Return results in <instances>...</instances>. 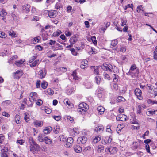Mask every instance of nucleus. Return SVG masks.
I'll list each match as a JSON object with an SVG mask.
<instances>
[{
    "label": "nucleus",
    "mask_w": 157,
    "mask_h": 157,
    "mask_svg": "<svg viewBox=\"0 0 157 157\" xmlns=\"http://www.w3.org/2000/svg\"><path fill=\"white\" fill-rule=\"evenodd\" d=\"M40 150V146L36 143L32 144L30 146V151L34 154L35 151H38Z\"/></svg>",
    "instance_id": "f257e3e1"
},
{
    "label": "nucleus",
    "mask_w": 157,
    "mask_h": 157,
    "mask_svg": "<svg viewBox=\"0 0 157 157\" xmlns=\"http://www.w3.org/2000/svg\"><path fill=\"white\" fill-rule=\"evenodd\" d=\"M101 68L104 70L108 71H112V66L109 63H104L101 66Z\"/></svg>",
    "instance_id": "f03ea898"
},
{
    "label": "nucleus",
    "mask_w": 157,
    "mask_h": 157,
    "mask_svg": "<svg viewBox=\"0 0 157 157\" xmlns=\"http://www.w3.org/2000/svg\"><path fill=\"white\" fill-rule=\"evenodd\" d=\"M1 148V157H8L7 152L8 151V149L7 147H3L2 146L0 147Z\"/></svg>",
    "instance_id": "7ed1b4c3"
},
{
    "label": "nucleus",
    "mask_w": 157,
    "mask_h": 157,
    "mask_svg": "<svg viewBox=\"0 0 157 157\" xmlns=\"http://www.w3.org/2000/svg\"><path fill=\"white\" fill-rule=\"evenodd\" d=\"M38 98V95L36 92H32L30 94V101L33 102Z\"/></svg>",
    "instance_id": "20e7f679"
},
{
    "label": "nucleus",
    "mask_w": 157,
    "mask_h": 157,
    "mask_svg": "<svg viewBox=\"0 0 157 157\" xmlns=\"http://www.w3.org/2000/svg\"><path fill=\"white\" fill-rule=\"evenodd\" d=\"M106 152H109L111 154H114L117 152V148L116 147H110L105 149Z\"/></svg>",
    "instance_id": "39448f33"
},
{
    "label": "nucleus",
    "mask_w": 157,
    "mask_h": 157,
    "mask_svg": "<svg viewBox=\"0 0 157 157\" xmlns=\"http://www.w3.org/2000/svg\"><path fill=\"white\" fill-rule=\"evenodd\" d=\"M66 143L65 146L66 147L69 148L71 147L73 142V139L72 137H69L67 138Z\"/></svg>",
    "instance_id": "423d86ee"
},
{
    "label": "nucleus",
    "mask_w": 157,
    "mask_h": 157,
    "mask_svg": "<svg viewBox=\"0 0 157 157\" xmlns=\"http://www.w3.org/2000/svg\"><path fill=\"white\" fill-rule=\"evenodd\" d=\"M134 92L135 95L139 99L141 100L143 98L141 96L142 92L140 89L136 88L134 90Z\"/></svg>",
    "instance_id": "0eeeda50"
},
{
    "label": "nucleus",
    "mask_w": 157,
    "mask_h": 157,
    "mask_svg": "<svg viewBox=\"0 0 157 157\" xmlns=\"http://www.w3.org/2000/svg\"><path fill=\"white\" fill-rule=\"evenodd\" d=\"M87 140L86 137L82 136L78 137L77 140V142L78 144H83L86 142Z\"/></svg>",
    "instance_id": "6e6552de"
},
{
    "label": "nucleus",
    "mask_w": 157,
    "mask_h": 157,
    "mask_svg": "<svg viewBox=\"0 0 157 157\" xmlns=\"http://www.w3.org/2000/svg\"><path fill=\"white\" fill-rule=\"evenodd\" d=\"M127 116L124 114H120L116 117V120L118 121H124L126 120Z\"/></svg>",
    "instance_id": "1a4fd4ad"
},
{
    "label": "nucleus",
    "mask_w": 157,
    "mask_h": 157,
    "mask_svg": "<svg viewBox=\"0 0 157 157\" xmlns=\"http://www.w3.org/2000/svg\"><path fill=\"white\" fill-rule=\"evenodd\" d=\"M141 141L138 140L134 142L132 145V147L133 149H136L140 147Z\"/></svg>",
    "instance_id": "9d476101"
},
{
    "label": "nucleus",
    "mask_w": 157,
    "mask_h": 157,
    "mask_svg": "<svg viewBox=\"0 0 157 157\" xmlns=\"http://www.w3.org/2000/svg\"><path fill=\"white\" fill-rule=\"evenodd\" d=\"M112 140V139L110 137L107 136L102 139V143L103 144H106L110 143Z\"/></svg>",
    "instance_id": "9b49d317"
},
{
    "label": "nucleus",
    "mask_w": 157,
    "mask_h": 157,
    "mask_svg": "<svg viewBox=\"0 0 157 157\" xmlns=\"http://www.w3.org/2000/svg\"><path fill=\"white\" fill-rule=\"evenodd\" d=\"M44 72L42 70L39 71L38 74L39 78L42 79L45 77L46 75V70L45 68H44Z\"/></svg>",
    "instance_id": "f8f14e48"
},
{
    "label": "nucleus",
    "mask_w": 157,
    "mask_h": 157,
    "mask_svg": "<svg viewBox=\"0 0 157 157\" xmlns=\"http://www.w3.org/2000/svg\"><path fill=\"white\" fill-rule=\"evenodd\" d=\"M73 147L75 152L80 153L82 151V147L79 145L75 144Z\"/></svg>",
    "instance_id": "ddd939ff"
},
{
    "label": "nucleus",
    "mask_w": 157,
    "mask_h": 157,
    "mask_svg": "<svg viewBox=\"0 0 157 157\" xmlns=\"http://www.w3.org/2000/svg\"><path fill=\"white\" fill-rule=\"evenodd\" d=\"M23 75V72L22 71L18 70L13 74L14 76L17 78L21 77Z\"/></svg>",
    "instance_id": "4468645a"
},
{
    "label": "nucleus",
    "mask_w": 157,
    "mask_h": 157,
    "mask_svg": "<svg viewBox=\"0 0 157 157\" xmlns=\"http://www.w3.org/2000/svg\"><path fill=\"white\" fill-rule=\"evenodd\" d=\"M57 12L54 10L49 11L48 13L49 17L51 18H53L56 16Z\"/></svg>",
    "instance_id": "2eb2a0df"
},
{
    "label": "nucleus",
    "mask_w": 157,
    "mask_h": 157,
    "mask_svg": "<svg viewBox=\"0 0 157 157\" xmlns=\"http://www.w3.org/2000/svg\"><path fill=\"white\" fill-rule=\"evenodd\" d=\"M97 110L98 111V114L99 115H101L104 113L105 109L103 106H100L98 107Z\"/></svg>",
    "instance_id": "dca6fc26"
},
{
    "label": "nucleus",
    "mask_w": 157,
    "mask_h": 157,
    "mask_svg": "<svg viewBox=\"0 0 157 157\" xmlns=\"http://www.w3.org/2000/svg\"><path fill=\"white\" fill-rule=\"evenodd\" d=\"M46 137L44 134H40L37 137V140L40 142H43L44 141Z\"/></svg>",
    "instance_id": "f3484780"
},
{
    "label": "nucleus",
    "mask_w": 157,
    "mask_h": 157,
    "mask_svg": "<svg viewBox=\"0 0 157 157\" xmlns=\"http://www.w3.org/2000/svg\"><path fill=\"white\" fill-rule=\"evenodd\" d=\"M52 48L53 49L54 51H56L59 50H62L63 49L62 46L60 45V44L59 43L56 44Z\"/></svg>",
    "instance_id": "a211bd4d"
},
{
    "label": "nucleus",
    "mask_w": 157,
    "mask_h": 157,
    "mask_svg": "<svg viewBox=\"0 0 157 157\" xmlns=\"http://www.w3.org/2000/svg\"><path fill=\"white\" fill-rule=\"evenodd\" d=\"M136 65L135 64L132 66L129 70V72L131 74H135V73L133 71L136 70V72L138 74L139 71L137 69H136Z\"/></svg>",
    "instance_id": "6ab92c4d"
},
{
    "label": "nucleus",
    "mask_w": 157,
    "mask_h": 157,
    "mask_svg": "<svg viewBox=\"0 0 157 157\" xmlns=\"http://www.w3.org/2000/svg\"><path fill=\"white\" fill-rule=\"evenodd\" d=\"M33 124L36 127H40L42 126L43 124L42 121L38 120L34 121Z\"/></svg>",
    "instance_id": "aec40b11"
},
{
    "label": "nucleus",
    "mask_w": 157,
    "mask_h": 157,
    "mask_svg": "<svg viewBox=\"0 0 157 157\" xmlns=\"http://www.w3.org/2000/svg\"><path fill=\"white\" fill-rule=\"evenodd\" d=\"M52 130V128L50 126H48L45 128L43 132L45 134H49Z\"/></svg>",
    "instance_id": "412c9836"
},
{
    "label": "nucleus",
    "mask_w": 157,
    "mask_h": 157,
    "mask_svg": "<svg viewBox=\"0 0 157 157\" xmlns=\"http://www.w3.org/2000/svg\"><path fill=\"white\" fill-rule=\"evenodd\" d=\"M79 107L82 108H83L85 109V110H87L89 108V106L85 103L82 102L79 105Z\"/></svg>",
    "instance_id": "4be33fe9"
},
{
    "label": "nucleus",
    "mask_w": 157,
    "mask_h": 157,
    "mask_svg": "<svg viewBox=\"0 0 157 157\" xmlns=\"http://www.w3.org/2000/svg\"><path fill=\"white\" fill-rule=\"evenodd\" d=\"M77 39L76 36L74 35L71 37L69 41L71 44H74L77 41Z\"/></svg>",
    "instance_id": "5701e85b"
},
{
    "label": "nucleus",
    "mask_w": 157,
    "mask_h": 157,
    "mask_svg": "<svg viewBox=\"0 0 157 157\" xmlns=\"http://www.w3.org/2000/svg\"><path fill=\"white\" fill-rule=\"evenodd\" d=\"M88 61L86 60H84L81 62L80 67L83 69L87 66Z\"/></svg>",
    "instance_id": "b1692460"
},
{
    "label": "nucleus",
    "mask_w": 157,
    "mask_h": 157,
    "mask_svg": "<svg viewBox=\"0 0 157 157\" xmlns=\"http://www.w3.org/2000/svg\"><path fill=\"white\" fill-rule=\"evenodd\" d=\"M40 37L38 36L33 38L32 40V41L33 44H35L38 43L40 40Z\"/></svg>",
    "instance_id": "393cba45"
},
{
    "label": "nucleus",
    "mask_w": 157,
    "mask_h": 157,
    "mask_svg": "<svg viewBox=\"0 0 157 157\" xmlns=\"http://www.w3.org/2000/svg\"><path fill=\"white\" fill-rule=\"evenodd\" d=\"M91 68L93 71L94 74L97 75L99 74V72L98 67L93 66L91 67Z\"/></svg>",
    "instance_id": "a878e982"
},
{
    "label": "nucleus",
    "mask_w": 157,
    "mask_h": 157,
    "mask_svg": "<svg viewBox=\"0 0 157 157\" xmlns=\"http://www.w3.org/2000/svg\"><path fill=\"white\" fill-rule=\"evenodd\" d=\"M75 87H72L71 88H70L67 90L66 93L68 95H70L73 92L75 91Z\"/></svg>",
    "instance_id": "bb28decb"
},
{
    "label": "nucleus",
    "mask_w": 157,
    "mask_h": 157,
    "mask_svg": "<svg viewBox=\"0 0 157 157\" xmlns=\"http://www.w3.org/2000/svg\"><path fill=\"white\" fill-rule=\"evenodd\" d=\"M15 121L17 124H19L21 122V119L20 116L18 115H16L15 118Z\"/></svg>",
    "instance_id": "cd10ccee"
},
{
    "label": "nucleus",
    "mask_w": 157,
    "mask_h": 157,
    "mask_svg": "<svg viewBox=\"0 0 157 157\" xmlns=\"http://www.w3.org/2000/svg\"><path fill=\"white\" fill-rule=\"evenodd\" d=\"M71 77L72 78L75 80H78L79 78L77 76V73L75 71L73 72L71 75Z\"/></svg>",
    "instance_id": "c85d7f7f"
},
{
    "label": "nucleus",
    "mask_w": 157,
    "mask_h": 157,
    "mask_svg": "<svg viewBox=\"0 0 157 157\" xmlns=\"http://www.w3.org/2000/svg\"><path fill=\"white\" fill-rule=\"evenodd\" d=\"M40 63L39 60H36L34 62H33L32 63L30 64V66L31 67H35L37 64H39Z\"/></svg>",
    "instance_id": "c756f323"
},
{
    "label": "nucleus",
    "mask_w": 157,
    "mask_h": 157,
    "mask_svg": "<svg viewBox=\"0 0 157 157\" xmlns=\"http://www.w3.org/2000/svg\"><path fill=\"white\" fill-rule=\"evenodd\" d=\"M30 6L29 5L25 4L22 6V9L23 10L29 11Z\"/></svg>",
    "instance_id": "7c9ffc66"
},
{
    "label": "nucleus",
    "mask_w": 157,
    "mask_h": 157,
    "mask_svg": "<svg viewBox=\"0 0 157 157\" xmlns=\"http://www.w3.org/2000/svg\"><path fill=\"white\" fill-rule=\"evenodd\" d=\"M44 141L48 144H50L52 142V140L48 138L47 136L46 137Z\"/></svg>",
    "instance_id": "2f4dec72"
},
{
    "label": "nucleus",
    "mask_w": 157,
    "mask_h": 157,
    "mask_svg": "<svg viewBox=\"0 0 157 157\" xmlns=\"http://www.w3.org/2000/svg\"><path fill=\"white\" fill-rule=\"evenodd\" d=\"M60 127L59 126L56 125L54 128V132L55 134H57L59 132Z\"/></svg>",
    "instance_id": "473e14b6"
},
{
    "label": "nucleus",
    "mask_w": 157,
    "mask_h": 157,
    "mask_svg": "<svg viewBox=\"0 0 157 157\" xmlns=\"http://www.w3.org/2000/svg\"><path fill=\"white\" fill-rule=\"evenodd\" d=\"M103 129L104 128L102 126H100L96 127L95 130L98 132L100 131H102Z\"/></svg>",
    "instance_id": "72a5a7b5"
},
{
    "label": "nucleus",
    "mask_w": 157,
    "mask_h": 157,
    "mask_svg": "<svg viewBox=\"0 0 157 157\" xmlns=\"http://www.w3.org/2000/svg\"><path fill=\"white\" fill-rule=\"evenodd\" d=\"M104 147L103 146H99L97 147V151L99 153L103 152L104 151Z\"/></svg>",
    "instance_id": "f704fd0d"
},
{
    "label": "nucleus",
    "mask_w": 157,
    "mask_h": 157,
    "mask_svg": "<svg viewBox=\"0 0 157 157\" xmlns=\"http://www.w3.org/2000/svg\"><path fill=\"white\" fill-rule=\"evenodd\" d=\"M144 9L142 6H139L137 8V11L139 13L144 12Z\"/></svg>",
    "instance_id": "c9c22d12"
},
{
    "label": "nucleus",
    "mask_w": 157,
    "mask_h": 157,
    "mask_svg": "<svg viewBox=\"0 0 157 157\" xmlns=\"http://www.w3.org/2000/svg\"><path fill=\"white\" fill-rule=\"evenodd\" d=\"M67 138L65 136L62 135L60 136L59 137V140L63 142H65L66 141Z\"/></svg>",
    "instance_id": "e433bc0d"
},
{
    "label": "nucleus",
    "mask_w": 157,
    "mask_h": 157,
    "mask_svg": "<svg viewBox=\"0 0 157 157\" xmlns=\"http://www.w3.org/2000/svg\"><path fill=\"white\" fill-rule=\"evenodd\" d=\"M47 86L48 83L46 82L43 81L42 82L41 86L42 88L44 89H46L47 88Z\"/></svg>",
    "instance_id": "4c0bfd02"
},
{
    "label": "nucleus",
    "mask_w": 157,
    "mask_h": 157,
    "mask_svg": "<svg viewBox=\"0 0 157 157\" xmlns=\"http://www.w3.org/2000/svg\"><path fill=\"white\" fill-rule=\"evenodd\" d=\"M147 113H148V115H149V114H155V115L157 114V110H149L147 111Z\"/></svg>",
    "instance_id": "58836bf2"
},
{
    "label": "nucleus",
    "mask_w": 157,
    "mask_h": 157,
    "mask_svg": "<svg viewBox=\"0 0 157 157\" xmlns=\"http://www.w3.org/2000/svg\"><path fill=\"white\" fill-rule=\"evenodd\" d=\"M24 62L22 59H21L19 60L16 61L15 62V64L17 66H19L20 65L22 64Z\"/></svg>",
    "instance_id": "ea45409f"
},
{
    "label": "nucleus",
    "mask_w": 157,
    "mask_h": 157,
    "mask_svg": "<svg viewBox=\"0 0 157 157\" xmlns=\"http://www.w3.org/2000/svg\"><path fill=\"white\" fill-rule=\"evenodd\" d=\"M117 101L118 102L124 101H125V99L121 96H119L117 97Z\"/></svg>",
    "instance_id": "a19ab883"
},
{
    "label": "nucleus",
    "mask_w": 157,
    "mask_h": 157,
    "mask_svg": "<svg viewBox=\"0 0 157 157\" xmlns=\"http://www.w3.org/2000/svg\"><path fill=\"white\" fill-rule=\"evenodd\" d=\"M9 35L10 36L12 37H16V34L15 32L12 31H9Z\"/></svg>",
    "instance_id": "79ce46f5"
},
{
    "label": "nucleus",
    "mask_w": 157,
    "mask_h": 157,
    "mask_svg": "<svg viewBox=\"0 0 157 157\" xmlns=\"http://www.w3.org/2000/svg\"><path fill=\"white\" fill-rule=\"evenodd\" d=\"M101 79V77L99 76H97L95 77V80H96V82L98 84H100Z\"/></svg>",
    "instance_id": "37998d69"
},
{
    "label": "nucleus",
    "mask_w": 157,
    "mask_h": 157,
    "mask_svg": "<svg viewBox=\"0 0 157 157\" xmlns=\"http://www.w3.org/2000/svg\"><path fill=\"white\" fill-rule=\"evenodd\" d=\"M78 111L80 112L81 113H83L86 112L87 110H85V109L83 108L79 107L78 109Z\"/></svg>",
    "instance_id": "c03bdc74"
},
{
    "label": "nucleus",
    "mask_w": 157,
    "mask_h": 157,
    "mask_svg": "<svg viewBox=\"0 0 157 157\" xmlns=\"http://www.w3.org/2000/svg\"><path fill=\"white\" fill-rule=\"evenodd\" d=\"M103 75L104 76V77L105 79H107L109 80H110V78L109 75L107 74L106 72H104L103 73Z\"/></svg>",
    "instance_id": "a18cd8bd"
},
{
    "label": "nucleus",
    "mask_w": 157,
    "mask_h": 157,
    "mask_svg": "<svg viewBox=\"0 0 157 157\" xmlns=\"http://www.w3.org/2000/svg\"><path fill=\"white\" fill-rule=\"evenodd\" d=\"M91 40L94 45H96L97 44V41L95 36H92L91 38Z\"/></svg>",
    "instance_id": "49530a36"
},
{
    "label": "nucleus",
    "mask_w": 157,
    "mask_h": 157,
    "mask_svg": "<svg viewBox=\"0 0 157 157\" xmlns=\"http://www.w3.org/2000/svg\"><path fill=\"white\" fill-rule=\"evenodd\" d=\"M101 140V138L99 136H96L93 140V142L94 143H96L100 141Z\"/></svg>",
    "instance_id": "de8ad7c7"
},
{
    "label": "nucleus",
    "mask_w": 157,
    "mask_h": 157,
    "mask_svg": "<svg viewBox=\"0 0 157 157\" xmlns=\"http://www.w3.org/2000/svg\"><path fill=\"white\" fill-rule=\"evenodd\" d=\"M117 40H114L112 41L111 45L113 47H114L117 45Z\"/></svg>",
    "instance_id": "09e8293b"
},
{
    "label": "nucleus",
    "mask_w": 157,
    "mask_h": 157,
    "mask_svg": "<svg viewBox=\"0 0 157 157\" xmlns=\"http://www.w3.org/2000/svg\"><path fill=\"white\" fill-rule=\"evenodd\" d=\"M7 36L6 34L4 32L0 31V37L2 38H5Z\"/></svg>",
    "instance_id": "8fccbe9b"
},
{
    "label": "nucleus",
    "mask_w": 157,
    "mask_h": 157,
    "mask_svg": "<svg viewBox=\"0 0 157 157\" xmlns=\"http://www.w3.org/2000/svg\"><path fill=\"white\" fill-rule=\"evenodd\" d=\"M119 76L118 75L114 74V78L113 80L114 82H118Z\"/></svg>",
    "instance_id": "3c124183"
},
{
    "label": "nucleus",
    "mask_w": 157,
    "mask_h": 157,
    "mask_svg": "<svg viewBox=\"0 0 157 157\" xmlns=\"http://www.w3.org/2000/svg\"><path fill=\"white\" fill-rule=\"evenodd\" d=\"M121 26H123L124 25L126 24L127 21L126 19H123V18L121 19Z\"/></svg>",
    "instance_id": "603ef678"
},
{
    "label": "nucleus",
    "mask_w": 157,
    "mask_h": 157,
    "mask_svg": "<svg viewBox=\"0 0 157 157\" xmlns=\"http://www.w3.org/2000/svg\"><path fill=\"white\" fill-rule=\"evenodd\" d=\"M142 108L140 105H138L137 111V114H141V109Z\"/></svg>",
    "instance_id": "864d4df0"
},
{
    "label": "nucleus",
    "mask_w": 157,
    "mask_h": 157,
    "mask_svg": "<svg viewBox=\"0 0 157 157\" xmlns=\"http://www.w3.org/2000/svg\"><path fill=\"white\" fill-rule=\"evenodd\" d=\"M0 13V15L2 17L6 16L7 14L6 12L3 9L2 10Z\"/></svg>",
    "instance_id": "5fc2aeb1"
},
{
    "label": "nucleus",
    "mask_w": 157,
    "mask_h": 157,
    "mask_svg": "<svg viewBox=\"0 0 157 157\" xmlns=\"http://www.w3.org/2000/svg\"><path fill=\"white\" fill-rule=\"evenodd\" d=\"M61 33V31L59 30L58 31L54 32L53 34V35L54 36H59Z\"/></svg>",
    "instance_id": "6e6d98bb"
},
{
    "label": "nucleus",
    "mask_w": 157,
    "mask_h": 157,
    "mask_svg": "<svg viewBox=\"0 0 157 157\" xmlns=\"http://www.w3.org/2000/svg\"><path fill=\"white\" fill-rule=\"evenodd\" d=\"M47 92L48 94L50 95H52L54 94L53 90L50 88L48 89Z\"/></svg>",
    "instance_id": "4d7b16f0"
},
{
    "label": "nucleus",
    "mask_w": 157,
    "mask_h": 157,
    "mask_svg": "<svg viewBox=\"0 0 157 157\" xmlns=\"http://www.w3.org/2000/svg\"><path fill=\"white\" fill-rule=\"evenodd\" d=\"M106 131L108 132L112 133H113V131L110 129V126L109 125H107L106 127Z\"/></svg>",
    "instance_id": "13d9d810"
},
{
    "label": "nucleus",
    "mask_w": 157,
    "mask_h": 157,
    "mask_svg": "<svg viewBox=\"0 0 157 157\" xmlns=\"http://www.w3.org/2000/svg\"><path fill=\"white\" fill-rule=\"evenodd\" d=\"M5 137L2 134H0V144H2L4 141Z\"/></svg>",
    "instance_id": "bf43d9fd"
},
{
    "label": "nucleus",
    "mask_w": 157,
    "mask_h": 157,
    "mask_svg": "<svg viewBox=\"0 0 157 157\" xmlns=\"http://www.w3.org/2000/svg\"><path fill=\"white\" fill-rule=\"evenodd\" d=\"M36 104L37 105L40 106L42 104L43 101L41 100L38 99L36 102Z\"/></svg>",
    "instance_id": "052dcab7"
},
{
    "label": "nucleus",
    "mask_w": 157,
    "mask_h": 157,
    "mask_svg": "<svg viewBox=\"0 0 157 157\" xmlns=\"http://www.w3.org/2000/svg\"><path fill=\"white\" fill-rule=\"evenodd\" d=\"M29 141L30 143L31 144V145L36 143L35 142L33 138L31 137H29Z\"/></svg>",
    "instance_id": "680f3d73"
},
{
    "label": "nucleus",
    "mask_w": 157,
    "mask_h": 157,
    "mask_svg": "<svg viewBox=\"0 0 157 157\" xmlns=\"http://www.w3.org/2000/svg\"><path fill=\"white\" fill-rule=\"evenodd\" d=\"M35 48L36 50H38L39 51H41L43 49V47L40 45L36 46Z\"/></svg>",
    "instance_id": "e2e57ef3"
},
{
    "label": "nucleus",
    "mask_w": 157,
    "mask_h": 157,
    "mask_svg": "<svg viewBox=\"0 0 157 157\" xmlns=\"http://www.w3.org/2000/svg\"><path fill=\"white\" fill-rule=\"evenodd\" d=\"M91 149V147L90 146L86 147L83 150V151L84 152H86L88 151H90Z\"/></svg>",
    "instance_id": "0e129e2a"
},
{
    "label": "nucleus",
    "mask_w": 157,
    "mask_h": 157,
    "mask_svg": "<svg viewBox=\"0 0 157 157\" xmlns=\"http://www.w3.org/2000/svg\"><path fill=\"white\" fill-rule=\"evenodd\" d=\"M52 117L56 121H59L60 120L61 118L60 116H52Z\"/></svg>",
    "instance_id": "69168bd1"
},
{
    "label": "nucleus",
    "mask_w": 157,
    "mask_h": 157,
    "mask_svg": "<svg viewBox=\"0 0 157 157\" xmlns=\"http://www.w3.org/2000/svg\"><path fill=\"white\" fill-rule=\"evenodd\" d=\"M72 54L74 56H76L77 55V53L75 52V49L73 48H72L70 50Z\"/></svg>",
    "instance_id": "338daca9"
},
{
    "label": "nucleus",
    "mask_w": 157,
    "mask_h": 157,
    "mask_svg": "<svg viewBox=\"0 0 157 157\" xmlns=\"http://www.w3.org/2000/svg\"><path fill=\"white\" fill-rule=\"evenodd\" d=\"M44 111L46 113L49 114L51 112V110L49 108H46L44 109Z\"/></svg>",
    "instance_id": "774afa93"
}]
</instances>
